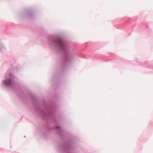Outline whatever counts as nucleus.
<instances>
[{
  "label": "nucleus",
  "instance_id": "f257e3e1",
  "mask_svg": "<svg viewBox=\"0 0 153 153\" xmlns=\"http://www.w3.org/2000/svg\"><path fill=\"white\" fill-rule=\"evenodd\" d=\"M56 43L60 48H62L64 46V44L62 40L60 39H58L56 41Z\"/></svg>",
  "mask_w": 153,
  "mask_h": 153
},
{
  "label": "nucleus",
  "instance_id": "f03ea898",
  "mask_svg": "<svg viewBox=\"0 0 153 153\" xmlns=\"http://www.w3.org/2000/svg\"><path fill=\"white\" fill-rule=\"evenodd\" d=\"M11 82V80L10 79H7L4 81L5 84L7 85H9L10 84Z\"/></svg>",
  "mask_w": 153,
  "mask_h": 153
}]
</instances>
